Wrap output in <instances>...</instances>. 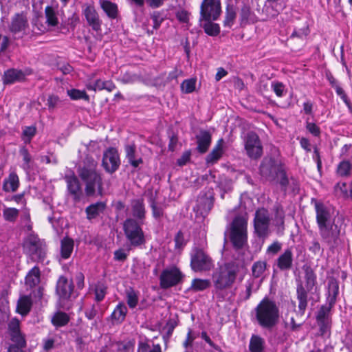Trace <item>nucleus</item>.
<instances>
[{
	"label": "nucleus",
	"instance_id": "nucleus-1",
	"mask_svg": "<svg viewBox=\"0 0 352 352\" xmlns=\"http://www.w3.org/2000/svg\"><path fill=\"white\" fill-rule=\"evenodd\" d=\"M314 201L316 221L322 240L329 248L337 247L340 241V228L332 221L329 210L322 202Z\"/></svg>",
	"mask_w": 352,
	"mask_h": 352
},
{
	"label": "nucleus",
	"instance_id": "nucleus-2",
	"mask_svg": "<svg viewBox=\"0 0 352 352\" xmlns=\"http://www.w3.org/2000/svg\"><path fill=\"white\" fill-rule=\"evenodd\" d=\"M98 163L92 157H87L83 165L78 168V174L85 184V192L87 197L102 196L103 194L102 181L96 171Z\"/></svg>",
	"mask_w": 352,
	"mask_h": 352
},
{
	"label": "nucleus",
	"instance_id": "nucleus-3",
	"mask_svg": "<svg viewBox=\"0 0 352 352\" xmlns=\"http://www.w3.org/2000/svg\"><path fill=\"white\" fill-rule=\"evenodd\" d=\"M255 320L263 329L272 331L280 320V309L276 303L264 298L254 309Z\"/></svg>",
	"mask_w": 352,
	"mask_h": 352
},
{
	"label": "nucleus",
	"instance_id": "nucleus-4",
	"mask_svg": "<svg viewBox=\"0 0 352 352\" xmlns=\"http://www.w3.org/2000/svg\"><path fill=\"white\" fill-rule=\"evenodd\" d=\"M240 271V265L235 261H229L220 266L212 275L214 287L223 290L232 287Z\"/></svg>",
	"mask_w": 352,
	"mask_h": 352
},
{
	"label": "nucleus",
	"instance_id": "nucleus-5",
	"mask_svg": "<svg viewBox=\"0 0 352 352\" xmlns=\"http://www.w3.org/2000/svg\"><path fill=\"white\" fill-rule=\"evenodd\" d=\"M305 285L301 281L297 284L296 298L298 301V314L303 316L308 306L309 292H310L316 285V275L310 266H304Z\"/></svg>",
	"mask_w": 352,
	"mask_h": 352
},
{
	"label": "nucleus",
	"instance_id": "nucleus-6",
	"mask_svg": "<svg viewBox=\"0 0 352 352\" xmlns=\"http://www.w3.org/2000/svg\"><path fill=\"white\" fill-rule=\"evenodd\" d=\"M248 214L236 215L230 226L229 238L236 250L243 248L248 242Z\"/></svg>",
	"mask_w": 352,
	"mask_h": 352
},
{
	"label": "nucleus",
	"instance_id": "nucleus-7",
	"mask_svg": "<svg viewBox=\"0 0 352 352\" xmlns=\"http://www.w3.org/2000/svg\"><path fill=\"white\" fill-rule=\"evenodd\" d=\"M141 223L133 218H127L123 223L124 234L132 246H140L145 243Z\"/></svg>",
	"mask_w": 352,
	"mask_h": 352
},
{
	"label": "nucleus",
	"instance_id": "nucleus-8",
	"mask_svg": "<svg viewBox=\"0 0 352 352\" xmlns=\"http://www.w3.org/2000/svg\"><path fill=\"white\" fill-rule=\"evenodd\" d=\"M23 250L34 261L42 262L45 257V245L34 235H30L26 238L23 242Z\"/></svg>",
	"mask_w": 352,
	"mask_h": 352
},
{
	"label": "nucleus",
	"instance_id": "nucleus-9",
	"mask_svg": "<svg viewBox=\"0 0 352 352\" xmlns=\"http://www.w3.org/2000/svg\"><path fill=\"white\" fill-rule=\"evenodd\" d=\"M190 267L195 272H208L214 267L212 258L202 249L195 248L190 255Z\"/></svg>",
	"mask_w": 352,
	"mask_h": 352
},
{
	"label": "nucleus",
	"instance_id": "nucleus-10",
	"mask_svg": "<svg viewBox=\"0 0 352 352\" xmlns=\"http://www.w3.org/2000/svg\"><path fill=\"white\" fill-rule=\"evenodd\" d=\"M270 217L268 211L263 208L258 209L254 219V228L256 235L263 239L267 237L270 233Z\"/></svg>",
	"mask_w": 352,
	"mask_h": 352
},
{
	"label": "nucleus",
	"instance_id": "nucleus-11",
	"mask_svg": "<svg viewBox=\"0 0 352 352\" xmlns=\"http://www.w3.org/2000/svg\"><path fill=\"white\" fill-rule=\"evenodd\" d=\"M8 336L11 342L8 346H14L22 349L26 346L25 336L21 331L20 321L12 318L8 324Z\"/></svg>",
	"mask_w": 352,
	"mask_h": 352
},
{
	"label": "nucleus",
	"instance_id": "nucleus-12",
	"mask_svg": "<svg viewBox=\"0 0 352 352\" xmlns=\"http://www.w3.org/2000/svg\"><path fill=\"white\" fill-rule=\"evenodd\" d=\"M245 149L251 159L256 160L263 155V146L258 135L253 131L248 132L244 138Z\"/></svg>",
	"mask_w": 352,
	"mask_h": 352
},
{
	"label": "nucleus",
	"instance_id": "nucleus-13",
	"mask_svg": "<svg viewBox=\"0 0 352 352\" xmlns=\"http://www.w3.org/2000/svg\"><path fill=\"white\" fill-rule=\"evenodd\" d=\"M221 13L220 0H203L200 6L199 20H217Z\"/></svg>",
	"mask_w": 352,
	"mask_h": 352
},
{
	"label": "nucleus",
	"instance_id": "nucleus-14",
	"mask_svg": "<svg viewBox=\"0 0 352 352\" xmlns=\"http://www.w3.org/2000/svg\"><path fill=\"white\" fill-rule=\"evenodd\" d=\"M184 277L182 272L175 266L166 268L160 276V284L162 289H168L179 284Z\"/></svg>",
	"mask_w": 352,
	"mask_h": 352
},
{
	"label": "nucleus",
	"instance_id": "nucleus-15",
	"mask_svg": "<svg viewBox=\"0 0 352 352\" xmlns=\"http://www.w3.org/2000/svg\"><path fill=\"white\" fill-rule=\"evenodd\" d=\"M283 167L280 162L273 158H264L260 166V173L266 179L274 181Z\"/></svg>",
	"mask_w": 352,
	"mask_h": 352
},
{
	"label": "nucleus",
	"instance_id": "nucleus-16",
	"mask_svg": "<svg viewBox=\"0 0 352 352\" xmlns=\"http://www.w3.org/2000/svg\"><path fill=\"white\" fill-rule=\"evenodd\" d=\"M120 160L116 148L110 147L103 153L102 166L109 173H114L120 166Z\"/></svg>",
	"mask_w": 352,
	"mask_h": 352
},
{
	"label": "nucleus",
	"instance_id": "nucleus-17",
	"mask_svg": "<svg viewBox=\"0 0 352 352\" xmlns=\"http://www.w3.org/2000/svg\"><path fill=\"white\" fill-rule=\"evenodd\" d=\"M64 179L67 183V188L69 194L72 197L73 201L78 203L82 195L81 186L78 177L73 171L66 174Z\"/></svg>",
	"mask_w": 352,
	"mask_h": 352
},
{
	"label": "nucleus",
	"instance_id": "nucleus-18",
	"mask_svg": "<svg viewBox=\"0 0 352 352\" xmlns=\"http://www.w3.org/2000/svg\"><path fill=\"white\" fill-rule=\"evenodd\" d=\"M74 285L72 280L67 279L65 276L59 277L56 287V294L62 300H69L74 292Z\"/></svg>",
	"mask_w": 352,
	"mask_h": 352
},
{
	"label": "nucleus",
	"instance_id": "nucleus-19",
	"mask_svg": "<svg viewBox=\"0 0 352 352\" xmlns=\"http://www.w3.org/2000/svg\"><path fill=\"white\" fill-rule=\"evenodd\" d=\"M28 28L27 13L21 12L16 13L11 19L9 30L11 32L16 34L24 31Z\"/></svg>",
	"mask_w": 352,
	"mask_h": 352
},
{
	"label": "nucleus",
	"instance_id": "nucleus-20",
	"mask_svg": "<svg viewBox=\"0 0 352 352\" xmlns=\"http://www.w3.org/2000/svg\"><path fill=\"white\" fill-rule=\"evenodd\" d=\"M82 12L88 25L91 26L94 31H100L101 30L102 21L94 7L91 5H87Z\"/></svg>",
	"mask_w": 352,
	"mask_h": 352
},
{
	"label": "nucleus",
	"instance_id": "nucleus-21",
	"mask_svg": "<svg viewBox=\"0 0 352 352\" xmlns=\"http://www.w3.org/2000/svg\"><path fill=\"white\" fill-rule=\"evenodd\" d=\"M131 214L137 221L142 223L145 219L146 210L143 199H135L131 201Z\"/></svg>",
	"mask_w": 352,
	"mask_h": 352
},
{
	"label": "nucleus",
	"instance_id": "nucleus-22",
	"mask_svg": "<svg viewBox=\"0 0 352 352\" xmlns=\"http://www.w3.org/2000/svg\"><path fill=\"white\" fill-rule=\"evenodd\" d=\"M197 147V149L200 153H205L212 140V135L210 133L206 130H201L199 133L196 135Z\"/></svg>",
	"mask_w": 352,
	"mask_h": 352
},
{
	"label": "nucleus",
	"instance_id": "nucleus-23",
	"mask_svg": "<svg viewBox=\"0 0 352 352\" xmlns=\"http://www.w3.org/2000/svg\"><path fill=\"white\" fill-rule=\"evenodd\" d=\"M213 205L214 196L212 193H210L208 195L199 196L197 199V208L202 215L207 214L213 207Z\"/></svg>",
	"mask_w": 352,
	"mask_h": 352
},
{
	"label": "nucleus",
	"instance_id": "nucleus-24",
	"mask_svg": "<svg viewBox=\"0 0 352 352\" xmlns=\"http://www.w3.org/2000/svg\"><path fill=\"white\" fill-rule=\"evenodd\" d=\"M327 293V302L331 305H335L339 293V283L334 277H330L328 279Z\"/></svg>",
	"mask_w": 352,
	"mask_h": 352
},
{
	"label": "nucleus",
	"instance_id": "nucleus-25",
	"mask_svg": "<svg viewBox=\"0 0 352 352\" xmlns=\"http://www.w3.org/2000/svg\"><path fill=\"white\" fill-rule=\"evenodd\" d=\"M293 262V254L290 249H287L277 258L276 263L278 267L283 271L292 268Z\"/></svg>",
	"mask_w": 352,
	"mask_h": 352
},
{
	"label": "nucleus",
	"instance_id": "nucleus-26",
	"mask_svg": "<svg viewBox=\"0 0 352 352\" xmlns=\"http://www.w3.org/2000/svg\"><path fill=\"white\" fill-rule=\"evenodd\" d=\"M32 304L30 296L23 295L20 296L17 301L16 312L22 316L28 315L31 311Z\"/></svg>",
	"mask_w": 352,
	"mask_h": 352
},
{
	"label": "nucleus",
	"instance_id": "nucleus-27",
	"mask_svg": "<svg viewBox=\"0 0 352 352\" xmlns=\"http://www.w3.org/2000/svg\"><path fill=\"white\" fill-rule=\"evenodd\" d=\"M223 139H219L212 151L206 156V161L207 164H212L221 157L223 153Z\"/></svg>",
	"mask_w": 352,
	"mask_h": 352
},
{
	"label": "nucleus",
	"instance_id": "nucleus-28",
	"mask_svg": "<svg viewBox=\"0 0 352 352\" xmlns=\"http://www.w3.org/2000/svg\"><path fill=\"white\" fill-rule=\"evenodd\" d=\"M19 186V179L15 172H12L6 178L3 184V190L6 192H15Z\"/></svg>",
	"mask_w": 352,
	"mask_h": 352
},
{
	"label": "nucleus",
	"instance_id": "nucleus-29",
	"mask_svg": "<svg viewBox=\"0 0 352 352\" xmlns=\"http://www.w3.org/2000/svg\"><path fill=\"white\" fill-rule=\"evenodd\" d=\"M25 78V74L21 70L10 69L4 73L3 83L12 84L16 81H21Z\"/></svg>",
	"mask_w": 352,
	"mask_h": 352
},
{
	"label": "nucleus",
	"instance_id": "nucleus-30",
	"mask_svg": "<svg viewBox=\"0 0 352 352\" xmlns=\"http://www.w3.org/2000/svg\"><path fill=\"white\" fill-rule=\"evenodd\" d=\"M105 204L102 201L91 204L85 209L87 219L89 220H91L96 218L98 216L100 215V213L103 212V211L105 209Z\"/></svg>",
	"mask_w": 352,
	"mask_h": 352
},
{
	"label": "nucleus",
	"instance_id": "nucleus-31",
	"mask_svg": "<svg viewBox=\"0 0 352 352\" xmlns=\"http://www.w3.org/2000/svg\"><path fill=\"white\" fill-rule=\"evenodd\" d=\"M136 146L135 144H127L125 146L126 157L129 163L133 167L138 168L140 164L143 163L141 157L135 159Z\"/></svg>",
	"mask_w": 352,
	"mask_h": 352
},
{
	"label": "nucleus",
	"instance_id": "nucleus-32",
	"mask_svg": "<svg viewBox=\"0 0 352 352\" xmlns=\"http://www.w3.org/2000/svg\"><path fill=\"white\" fill-rule=\"evenodd\" d=\"M87 87L90 90H103L105 89L108 91H111L115 89L116 86L111 80L102 81L100 79H98L94 82H89Z\"/></svg>",
	"mask_w": 352,
	"mask_h": 352
},
{
	"label": "nucleus",
	"instance_id": "nucleus-33",
	"mask_svg": "<svg viewBox=\"0 0 352 352\" xmlns=\"http://www.w3.org/2000/svg\"><path fill=\"white\" fill-rule=\"evenodd\" d=\"M241 24L246 25L248 23H254L257 21L256 16L251 11L250 7L248 5H244L240 12Z\"/></svg>",
	"mask_w": 352,
	"mask_h": 352
},
{
	"label": "nucleus",
	"instance_id": "nucleus-34",
	"mask_svg": "<svg viewBox=\"0 0 352 352\" xmlns=\"http://www.w3.org/2000/svg\"><path fill=\"white\" fill-rule=\"evenodd\" d=\"M74 240L67 236L64 237L61 240L60 243V254L62 258L67 259L70 257L73 249H74Z\"/></svg>",
	"mask_w": 352,
	"mask_h": 352
},
{
	"label": "nucleus",
	"instance_id": "nucleus-35",
	"mask_svg": "<svg viewBox=\"0 0 352 352\" xmlns=\"http://www.w3.org/2000/svg\"><path fill=\"white\" fill-rule=\"evenodd\" d=\"M46 23L49 26L55 27L59 23L58 11L52 6H47L45 9Z\"/></svg>",
	"mask_w": 352,
	"mask_h": 352
},
{
	"label": "nucleus",
	"instance_id": "nucleus-36",
	"mask_svg": "<svg viewBox=\"0 0 352 352\" xmlns=\"http://www.w3.org/2000/svg\"><path fill=\"white\" fill-rule=\"evenodd\" d=\"M41 272L38 267H34L27 274L25 277V284L34 287L40 283Z\"/></svg>",
	"mask_w": 352,
	"mask_h": 352
},
{
	"label": "nucleus",
	"instance_id": "nucleus-37",
	"mask_svg": "<svg viewBox=\"0 0 352 352\" xmlns=\"http://www.w3.org/2000/svg\"><path fill=\"white\" fill-rule=\"evenodd\" d=\"M265 340L258 335H252L249 344L250 352H263L264 350Z\"/></svg>",
	"mask_w": 352,
	"mask_h": 352
},
{
	"label": "nucleus",
	"instance_id": "nucleus-38",
	"mask_svg": "<svg viewBox=\"0 0 352 352\" xmlns=\"http://www.w3.org/2000/svg\"><path fill=\"white\" fill-rule=\"evenodd\" d=\"M100 6L104 12L109 18L115 19L117 17L118 7L116 4L107 0H101Z\"/></svg>",
	"mask_w": 352,
	"mask_h": 352
},
{
	"label": "nucleus",
	"instance_id": "nucleus-39",
	"mask_svg": "<svg viewBox=\"0 0 352 352\" xmlns=\"http://www.w3.org/2000/svg\"><path fill=\"white\" fill-rule=\"evenodd\" d=\"M69 316L63 311H57L52 318V323L56 327L65 326L69 322Z\"/></svg>",
	"mask_w": 352,
	"mask_h": 352
},
{
	"label": "nucleus",
	"instance_id": "nucleus-40",
	"mask_svg": "<svg viewBox=\"0 0 352 352\" xmlns=\"http://www.w3.org/2000/svg\"><path fill=\"white\" fill-rule=\"evenodd\" d=\"M205 23L202 25L205 32L211 36H217L220 32L219 24L213 23L214 20H204Z\"/></svg>",
	"mask_w": 352,
	"mask_h": 352
},
{
	"label": "nucleus",
	"instance_id": "nucleus-41",
	"mask_svg": "<svg viewBox=\"0 0 352 352\" xmlns=\"http://www.w3.org/2000/svg\"><path fill=\"white\" fill-rule=\"evenodd\" d=\"M127 312V308L123 303H120L117 305L114 311L111 314V318L113 320L117 321L118 322H122L126 316Z\"/></svg>",
	"mask_w": 352,
	"mask_h": 352
},
{
	"label": "nucleus",
	"instance_id": "nucleus-42",
	"mask_svg": "<svg viewBox=\"0 0 352 352\" xmlns=\"http://www.w3.org/2000/svg\"><path fill=\"white\" fill-rule=\"evenodd\" d=\"M267 268V263L263 261H258L253 263L252 266V275L254 278H260L263 276Z\"/></svg>",
	"mask_w": 352,
	"mask_h": 352
},
{
	"label": "nucleus",
	"instance_id": "nucleus-43",
	"mask_svg": "<svg viewBox=\"0 0 352 352\" xmlns=\"http://www.w3.org/2000/svg\"><path fill=\"white\" fill-rule=\"evenodd\" d=\"M334 305L327 303L322 305L316 315V320H331L330 312Z\"/></svg>",
	"mask_w": 352,
	"mask_h": 352
},
{
	"label": "nucleus",
	"instance_id": "nucleus-44",
	"mask_svg": "<svg viewBox=\"0 0 352 352\" xmlns=\"http://www.w3.org/2000/svg\"><path fill=\"white\" fill-rule=\"evenodd\" d=\"M19 214V210L14 208H5L3 210V217L5 221L14 222Z\"/></svg>",
	"mask_w": 352,
	"mask_h": 352
},
{
	"label": "nucleus",
	"instance_id": "nucleus-45",
	"mask_svg": "<svg viewBox=\"0 0 352 352\" xmlns=\"http://www.w3.org/2000/svg\"><path fill=\"white\" fill-rule=\"evenodd\" d=\"M211 283L209 280L195 278L192 281L191 289L195 292L203 291L210 286Z\"/></svg>",
	"mask_w": 352,
	"mask_h": 352
},
{
	"label": "nucleus",
	"instance_id": "nucleus-46",
	"mask_svg": "<svg viewBox=\"0 0 352 352\" xmlns=\"http://www.w3.org/2000/svg\"><path fill=\"white\" fill-rule=\"evenodd\" d=\"M236 18V11L233 6L228 5L226 8V17L223 21L224 25L231 27Z\"/></svg>",
	"mask_w": 352,
	"mask_h": 352
},
{
	"label": "nucleus",
	"instance_id": "nucleus-47",
	"mask_svg": "<svg viewBox=\"0 0 352 352\" xmlns=\"http://www.w3.org/2000/svg\"><path fill=\"white\" fill-rule=\"evenodd\" d=\"M277 182L280 185L281 189L286 192L287 187L289 186L290 181L289 180L285 170L283 168L280 170L276 178Z\"/></svg>",
	"mask_w": 352,
	"mask_h": 352
},
{
	"label": "nucleus",
	"instance_id": "nucleus-48",
	"mask_svg": "<svg viewBox=\"0 0 352 352\" xmlns=\"http://www.w3.org/2000/svg\"><path fill=\"white\" fill-rule=\"evenodd\" d=\"M118 352H133L135 341H121L116 343Z\"/></svg>",
	"mask_w": 352,
	"mask_h": 352
},
{
	"label": "nucleus",
	"instance_id": "nucleus-49",
	"mask_svg": "<svg viewBox=\"0 0 352 352\" xmlns=\"http://www.w3.org/2000/svg\"><path fill=\"white\" fill-rule=\"evenodd\" d=\"M126 301L130 308H135L138 302V294L132 289L129 288L126 292Z\"/></svg>",
	"mask_w": 352,
	"mask_h": 352
},
{
	"label": "nucleus",
	"instance_id": "nucleus-50",
	"mask_svg": "<svg viewBox=\"0 0 352 352\" xmlns=\"http://www.w3.org/2000/svg\"><path fill=\"white\" fill-rule=\"evenodd\" d=\"M67 94L72 100H80L83 99L86 101H89V97L85 92V91H80L76 89H72L67 90Z\"/></svg>",
	"mask_w": 352,
	"mask_h": 352
},
{
	"label": "nucleus",
	"instance_id": "nucleus-51",
	"mask_svg": "<svg viewBox=\"0 0 352 352\" xmlns=\"http://www.w3.org/2000/svg\"><path fill=\"white\" fill-rule=\"evenodd\" d=\"M150 206L152 209L153 216L155 219H158L163 216V208L157 206L155 199L152 196L150 197Z\"/></svg>",
	"mask_w": 352,
	"mask_h": 352
},
{
	"label": "nucleus",
	"instance_id": "nucleus-52",
	"mask_svg": "<svg viewBox=\"0 0 352 352\" xmlns=\"http://www.w3.org/2000/svg\"><path fill=\"white\" fill-rule=\"evenodd\" d=\"M351 169V164L349 161L341 162L337 168V173L340 176H347Z\"/></svg>",
	"mask_w": 352,
	"mask_h": 352
},
{
	"label": "nucleus",
	"instance_id": "nucleus-53",
	"mask_svg": "<svg viewBox=\"0 0 352 352\" xmlns=\"http://www.w3.org/2000/svg\"><path fill=\"white\" fill-rule=\"evenodd\" d=\"M196 80L193 78L187 79L183 81L181 88L183 92L186 94L192 93L195 89Z\"/></svg>",
	"mask_w": 352,
	"mask_h": 352
},
{
	"label": "nucleus",
	"instance_id": "nucleus-54",
	"mask_svg": "<svg viewBox=\"0 0 352 352\" xmlns=\"http://www.w3.org/2000/svg\"><path fill=\"white\" fill-rule=\"evenodd\" d=\"M20 154L23 157V160L24 162L23 168L25 170H28L30 168V162L32 160L31 155L25 147H23L20 149Z\"/></svg>",
	"mask_w": 352,
	"mask_h": 352
},
{
	"label": "nucleus",
	"instance_id": "nucleus-55",
	"mask_svg": "<svg viewBox=\"0 0 352 352\" xmlns=\"http://www.w3.org/2000/svg\"><path fill=\"white\" fill-rule=\"evenodd\" d=\"M151 18L153 22V28L155 30L158 29L164 21L162 13L158 11H155L151 14Z\"/></svg>",
	"mask_w": 352,
	"mask_h": 352
},
{
	"label": "nucleus",
	"instance_id": "nucleus-56",
	"mask_svg": "<svg viewBox=\"0 0 352 352\" xmlns=\"http://www.w3.org/2000/svg\"><path fill=\"white\" fill-rule=\"evenodd\" d=\"M281 248L282 243L276 241L267 248L266 252L269 255L274 256L280 251Z\"/></svg>",
	"mask_w": 352,
	"mask_h": 352
},
{
	"label": "nucleus",
	"instance_id": "nucleus-57",
	"mask_svg": "<svg viewBox=\"0 0 352 352\" xmlns=\"http://www.w3.org/2000/svg\"><path fill=\"white\" fill-rule=\"evenodd\" d=\"M140 79V77L133 74L126 72L121 76L120 80L124 84L133 83Z\"/></svg>",
	"mask_w": 352,
	"mask_h": 352
},
{
	"label": "nucleus",
	"instance_id": "nucleus-58",
	"mask_svg": "<svg viewBox=\"0 0 352 352\" xmlns=\"http://www.w3.org/2000/svg\"><path fill=\"white\" fill-rule=\"evenodd\" d=\"M106 287L103 285H98L95 289L96 300L98 302L102 301L106 294Z\"/></svg>",
	"mask_w": 352,
	"mask_h": 352
},
{
	"label": "nucleus",
	"instance_id": "nucleus-59",
	"mask_svg": "<svg viewBox=\"0 0 352 352\" xmlns=\"http://www.w3.org/2000/svg\"><path fill=\"white\" fill-rule=\"evenodd\" d=\"M284 211L282 208L278 206L276 209L275 221L278 226H283L284 225Z\"/></svg>",
	"mask_w": 352,
	"mask_h": 352
},
{
	"label": "nucleus",
	"instance_id": "nucleus-60",
	"mask_svg": "<svg viewBox=\"0 0 352 352\" xmlns=\"http://www.w3.org/2000/svg\"><path fill=\"white\" fill-rule=\"evenodd\" d=\"M176 249H182L185 245L186 242L184 237V234L182 231H179L174 239Z\"/></svg>",
	"mask_w": 352,
	"mask_h": 352
},
{
	"label": "nucleus",
	"instance_id": "nucleus-61",
	"mask_svg": "<svg viewBox=\"0 0 352 352\" xmlns=\"http://www.w3.org/2000/svg\"><path fill=\"white\" fill-rule=\"evenodd\" d=\"M272 87L277 96L282 97L283 96L285 86L282 82H273L272 83Z\"/></svg>",
	"mask_w": 352,
	"mask_h": 352
},
{
	"label": "nucleus",
	"instance_id": "nucleus-62",
	"mask_svg": "<svg viewBox=\"0 0 352 352\" xmlns=\"http://www.w3.org/2000/svg\"><path fill=\"white\" fill-rule=\"evenodd\" d=\"M335 89L338 96L341 97V98L343 100V101L345 102V104L348 106V107L351 109V103L349 100H348L347 96L345 94L344 91L342 87H340L338 85H335Z\"/></svg>",
	"mask_w": 352,
	"mask_h": 352
},
{
	"label": "nucleus",
	"instance_id": "nucleus-63",
	"mask_svg": "<svg viewBox=\"0 0 352 352\" xmlns=\"http://www.w3.org/2000/svg\"><path fill=\"white\" fill-rule=\"evenodd\" d=\"M321 335H324L330 328L331 320H317Z\"/></svg>",
	"mask_w": 352,
	"mask_h": 352
},
{
	"label": "nucleus",
	"instance_id": "nucleus-64",
	"mask_svg": "<svg viewBox=\"0 0 352 352\" xmlns=\"http://www.w3.org/2000/svg\"><path fill=\"white\" fill-rule=\"evenodd\" d=\"M36 132V129L35 126H26L23 131V135L28 138V140H25V142H30L31 139L35 135Z\"/></svg>",
	"mask_w": 352,
	"mask_h": 352
}]
</instances>
